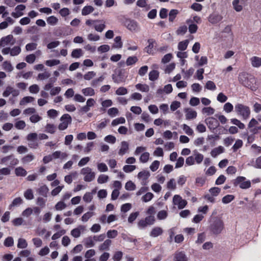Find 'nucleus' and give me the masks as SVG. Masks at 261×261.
<instances>
[{
	"label": "nucleus",
	"mask_w": 261,
	"mask_h": 261,
	"mask_svg": "<svg viewBox=\"0 0 261 261\" xmlns=\"http://www.w3.org/2000/svg\"><path fill=\"white\" fill-rule=\"evenodd\" d=\"M178 13L179 11L177 9L171 10L169 13V21L170 22H173Z\"/></svg>",
	"instance_id": "obj_28"
},
{
	"label": "nucleus",
	"mask_w": 261,
	"mask_h": 261,
	"mask_svg": "<svg viewBox=\"0 0 261 261\" xmlns=\"http://www.w3.org/2000/svg\"><path fill=\"white\" fill-rule=\"evenodd\" d=\"M36 58V57L35 54H32L27 55L25 57V60L27 63L29 64H32L35 62Z\"/></svg>",
	"instance_id": "obj_57"
},
{
	"label": "nucleus",
	"mask_w": 261,
	"mask_h": 261,
	"mask_svg": "<svg viewBox=\"0 0 261 261\" xmlns=\"http://www.w3.org/2000/svg\"><path fill=\"white\" fill-rule=\"evenodd\" d=\"M119 113V111L117 108L113 107L110 108L108 111V115L111 117H114L117 115Z\"/></svg>",
	"instance_id": "obj_61"
},
{
	"label": "nucleus",
	"mask_w": 261,
	"mask_h": 261,
	"mask_svg": "<svg viewBox=\"0 0 261 261\" xmlns=\"http://www.w3.org/2000/svg\"><path fill=\"white\" fill-rule=\"evenodd\" d=\"M160 162L157 160L154 161L150 165L149 168L152 171L154 172L158 170L160 166Z\"/></svg>",
	"instance_id": "obj_63"
},
{
	"label": "nucleus",
	"mask_w": 261,
	"mask_h": 261,
	"mask_svg": "<svg viewBox=\"0 0 261 261\" xmlns=\"http://www.w3.org/2000/svg\"><path fill=\"white\" fill-rule=\"evenodd\" d=\"M104 140L107 143L114 144L116 141V138L112 135H109L105 137Z\"/></svg>",
	"instance_id": "obj_51"
},
{
	"label": "nucleus",
	"mask_w": 261,
	"mask_h": 261,
	"mask_svg": "<svg viewBox=\"0 0 261 261\" xmlns=\"http://www.w3.org/2000/svg\"><path fill=\"white\" fill-rule=\"evenodd\" d=\"M28 246V243L26 240L22 238H19L18 240L17 247L18 248L24 249Z\"/></svg>",
	"instance_id": "obj_42"
},
{
	"label": "nucleus",
	"mask_w": 261,
	"mask_h": 261,
	"mask_svg": "<svg viewBox=\"0 0 261 261\" xmlns=\"http://www.w3.org/2000/svg\"><path fill=\"white\" fill-rule=\"evenodd\" d=\"M94 8L91 6H85L82 10V14L83 16L87 15L94 11Z\"/></svg>",
	"instance_id": "obj_30"
},
{
	"label": "nucleus",
	"mask_w": 261,
	"mask_h": 261,
	"mask_svg": "<svg viewBox=\"0 0 261 261\" xmlns=\"http://www.w3.org/2000/svg\"><path fill=\"white\" fill-rule=\"evenodd\" d=\"M239 3V0H233L232 3L233 8L237 12H240L243 9L242 6L240 5Z\"/></svg>",
	"instance_id": "obj_40"
},
{
	"label": "nucleus",
	"mask_w": 261,
	"mask_h": 261,
	"mask_svg": "<svg viewBox=\"0 0 261 261\" xmlns=\"http://www.w3.org/2000/svg\"><path fill=\"white\" fill-rule=\"evenodd\" d=\"M184 111L186 113V117L187 120L194 119L197 116V112L189 108H185Z\"/></svg>",
	"instance_id": "obj_13"
},
{
	"label": "nucleus",
	"mask_w": 261,
	"mask_h": 261,
	"mask_svg": "<svg viewBox=\"0 0 261 261\" xmlns=\"http://www.w3.org/2000/svg\"><path fill=\"white\" fill-rule=\"evenodd\" d=\"M3 68L8 72H11L13 70V67L11 64V63L9 61H6L3 62Z\"/></svg>",
	"instance_id": "obj_38"
},
{
	"label": "nucleus",
	"mask_w": 261,
	"mask_h": 261,
	"mask_svg": "<svg viewBox=\"0 0 261 261\" xmlns=\"http://www.w3.org/2000/svg\"><path fill=\"white\" fill-rule=\"evenodd\" d=\"M110 49V47L108 44H103L99 46L97 48V51L101 53H105L108 52Z\"/></svg>",
	"instance_id": "obj_53"
},
{
	"label": "nucleus",
	"mask_w": 261,
	"mask_h": 261,
	"mask_svg": "<svg viewBox=\"0 0 261 261\" xmlns=\"http://www.w3.org/2000/svg\"><path fill=\"white\" fill-rule=\"evenodd\" d=\"M58 19L53 15L49 16L46 19L47 23L51 25H56L58 23Z\"/></svg>",
	"instance_id": "obj_37"
},
{
	"label": "nucleus",
	"mask_w": 261,
	"mask_h": 261,
	"mask_svg": "<svg viewBox=\"0 0 261 261\" xmlns=\"http://www.w3.org/2000/svg\"><path fill=\"white\" fill-rule=\"evenodd\" d=\"M138 61V59L137 56H129L126 60V65L127 66H131L136 64Z\"/></svg>",
	"instance_id": "obj_27"
},
{
	"label": "nucleus",
	"mask_w": 261,
	"mask_h": 261,
	"mask_svg": "<svg viewBox=\"0 0 261 261\" xmlns=\"http://www.w3.org/2000/svg\"><path fill=\"white\" fill-rule=\"evenodd\" d=\"M189 41L188 39H186L184 41H180L178 44V49L180 51L185 50L188 46Z\"/></svg>",
	"instance_id": "obj_23"
},
{
	"label": "nucleus",
	"mask_w": 261,
	"mask_h": 261,
	"mask_svg": "<svg viewBox=\"0 0 261 261\" xmlns=\"http://www.w3.org/2000/svg\"><path fill=\"white\" fill-rule=\"evenodd\" d=\"M159 72L156 70H152L149 73V80L151 81H155L159 77Z\"/></svg>",
	"instance_id": "obj_25"
},
{
	"label": "nucleus",
	"mask_w": 261,
	"mask_h": 261,
	"mask_svg": "<svg viewBox=\"0 0 261 261\" xmlns=\"http://www.w3.org/2000/svg\"><path fill=\"white\" fill-rule=\"evenodd\" d=\"M111 244V241L107 239L99 246V249L101 251L108 250Z\"/></svg>",
	"instance_id": "obj_33"
},
{
	"label": "nucleus",
	"mask_w": 261,
	"mask_h": 261,
	"mask_svg": "<svg viewBox=\"0 0 261 261\" xmlns=\"http://www.w3.org/2000/svg\"><path fill=\"white\" fill-rule=\"evenodd\" d=\"M136 88L143 92H148L149 91V87L147 84H137L135 86Z\"/></svg>",
	"instance_id": "obj_20"
},
{
	"label": "nucleus",
	"mask_w": 261,
	"mask_h": 261,
	"mask_svg": "<svg viewBox=\"0 0 261 261\" xmlns=\"http://www.w3.org/2000/svg\"><path fill=\"white\" fill-rule=\"evenodd\" d=\"M14 245V240L12 237H8L4 241V245L6 247H10Z\"/></svg>",
	"instance_id": "obj_39"
},
{
	"label": "nucleus",
	"mask_w": 261,
	"mask_h": 261,
	"mask_svg": "<svg viewBox=\"0 0 261 261\" xmlns=\"http://www.w3.org/2000/svg\"><path fill=\"white\" fill-rule=\"evenodd\" d=\"M127 92L128 91L126 88L124 87H120L116 90L115 93L117 95H124L126 94Z\"/></svg>",
	"instance_id": "obj_52"
},
{
	"label": "nucleus",
	"mask_w": 261,
	"mask_h": 261,
	"mask_svg": "<svg viewBox=\"0 0 261 261\" xmlns=\"http://www.w3.org/2000/svg\"><path fill=\"white\" fill-rule=\"evenodd\" d=\"M181 71L185 74L184 78L186 79H188L194 73V69L193 67H191L187 71H185V69H182Z\"/></svg>",
	"instance_id": "obj_35"
},
{
	"label": "nucleus",
	"mask_w": 261,
	"mask_h": 261,
	"mask_svg": "<svg viewBox=\"0 0 261 261\" xmlns=\"http://www.w3.org/2000/svg\"><path fill=\"white\" fill-rule=\"evenodd\" d=\"M136 166L132 165H126L123 167V170L126 173H129L135 170Z\"/></svg>",
	"instance_id": "obj_60"
},
{
	"label": "nucleus",
	"mask_w": 261,
	"mask_h": 261,
	"mask_svg": "<svg viewBox=\"0 0 261 261\" xmlns=\"http://www.w3.org/2000/svg\"><path fill=\"white\" fill-rule=\"evenodd\" d=\"M48 189L47 187L46 186H41L38 189L39 194L43 196H44V197L47 196V194L48 193Z\"/></svg>",
	"instance_id": "obj_50"
},
{
	"label": "nucleus",
	"mask_w": 261,
	"mask_h": 261,
	"mask_svg": "<svg viewBox=\"0 0 261 261\" xmlns=\"http://www.w3.org/2000/svg\"><path fill=\"white\" fill-rule=\"evenodd\" d=\"M224 229V222L221 217H211L209 221L208 229L210 233L214 236L221 234Z\"/></svg>",
	"instance_id": "obj_1"
},
{
	"label": "nucleus",
	"mask_w": 261,
	"mask_h": 261,
	"mask_svg": "<svg viewBox=\"0 0 261 261\" xmlns=\"http://www.w3.org/2000/svg\"><path fill=\"white\" fill-rule=\"evenodd\" d=\"M125 122V119L124 117H121L113 120L112 122L111 125L113 126H116L119 124H123Z\"/></svg>",
	"instance_id": "obj_43"
},
{
	"label": "nucleus",
	"mask_w": 261,
	"mask_h": 261,
	"mask_svg": "<svg viewBox=\"0 0 261 261\" xmlns=\"http://www.w3.org/2000/svg\"><path fill=\"white\" fill-rule=\"evenodd\" d=\"M167 216L168 213L165 210L159 211L157 214V218L160 220L165 219Z\"/></svg>",
	"instance_id": "obj_59"
},
{
	"label": "nucleus",
	"mask_w": 261,
	"mask_h": 261,
	"mask_svg": "<svg viewBox=\"0 0 261 261\" xmlns=\"http://www.w3.org/2000/svg\"><path fill=\"white\" fill-rule=\"evenodd\" d=\"M153 194L151 192H147L142 197V200L144 202L150 201L153 197Z\"/></svg>",
	"instance_id": "obj_49"
},
{
	"label": "nucleus",
	"mask_w": 261,
	"mask_h": 261,
	"mask_svg": "<svg viewBox=\"0 0 261 261\" xmlns=\"http://www.w3.org/2000/svg\"><path fill=\"white\" fill-rule=\"evenodd\" d=\"M84 227L83 226H80L77 228H74L71 231V234L74 238H77L81 236V229H84Z\"/></svg>",
	"instance_id": "obj_26"
},
{
	"label": "nucleus",
	"mask_w": 261,
	"mask_h": 261,
	"mask_svg": "<svg viewBox=\"0 0 261 261\" xmlns=\"http://www.w3.org/2000/svg\"><path fill=\"white\" fill-rule=\"evenodd\" d=\"M46 132L50 134H54L55 132L56 127L54 124L47 123L45 126Z\"/></svg>",
	"instance_id": "obj_58"
},
{
	"label": "nucleus",
	"mask_w": 261,
	"mask_h": 261,
	"mask_svg": "<svg viewBox=\"0 0 261 261\" xmlns=\"http://www.w3.org/2000/svg\"><path fill=\"white\" fill-rule=\"evenodd\" d=\"M114 43L112 45V48H121L123 46V42L122 41L121 37L120 36H116L114 38Z\"/></svg>",
	"instance_id": "obj_16"
},
{
	"label": "nucleus",
	"mask_w": 261,
	"mask_h": 261,
	"mask_svg": "<svg viewBox=\"0 0 261 261\" xmlns=\"http://www.w3.org/2000/svg\"><path fill=\"white\" fill-rule=\"evenodd\" d=\"M148 45L144 48V51L147 53L148 54H153V48L154 44H156V41L154 39H148L147 40Z\"/></svg>",
	"instance_id": "obj_9"
},
{
	"label": "nucleus",
	"mask_w": 261,
	"mask_h": 261,
	"mask_svg": "<svg viewBox=\"0 0 261 261\" xmlns=\"http://www.w3.org/2000/svg\"><path fill=\"white\" fill-rule=\"evenodd\" d=\"M13 39L12 35H8L7 36L3 37L0 39V46H4L5 44H8Z\"/></svg>",
	"instance_id": "obj_17"
},
{
	"label": "nucleus",
	"mask_w": 261,
	"mask_h": 261,
	"mask_svg": "<svg viewBox=\"0 0 261 261\" xmlns=\"http://www.w3.org/2000/svg\"><path fill=\"white\" fill-rule=\"evenodd\" d=\"M122 23L124 26L131 32H137L138 31V23L134 19L125 17Z\"/></svg>",
	"instance_id": "obj_4"
},
{
	"label": "nucleus",
	"mask_w": 261,
	"mask_h": 261,
	"mask_svg": "<svg viewBox=\"0 0 261 261\" xmlns=\"http://www.w3.org/2000/svg\"><path fill=\"white\" fill-rule=\"evenodd\" d=\"M233 106L229 102H226L223 106V110L227 113H230L233 111Z\"/></svg>",
	"instance_id": "obj_47"
},
{
	"label": "nucleus",
	"mask_w": 261,
	"mask_h": 261,
	"mask_svg": "<svg viewBox=\"0 0 261 261\" xmlns=\"http://www.w3.org/2000/svg\"><path fill=\"white\" fill-rule=\"evenodd\" d=\"M82 49L81 48L74 49L71 54V56L73 58H79L82 56Z\"/></svg>",
	"instance_id": "obj_31"
},
{
	"label": "nucleus",
	"mask_w": 261,
	"mask_h": 261,
	"mask_svg": "<svg viewBox=\"0 0 261 261\" xmlns=\"http://www.w3.org/2000/svg\"><path fill=\"white\" fill-rule=\"evenodd\" d=\"M125 188L127 191H133L136 189V185L132 180H128L125 184Z\"/></svg>",
	"instance_id": "obj_55"
},
{
	"label": "nucleus",
	"mask_w": 261,
	"mask_h": 261,
	"mask_svg": "<svg viewBox=\"0 0 261 261\" xmlns=\"http://www.w3.org/2000/svg\"><path fill=\"white\" fill-rule=\"evenodd\" d=\"M149 153L148 152H143L139 158L140 162L142 163H145L148 162L149 158Z\"/></svg>",
	"instance_id": "obj_41"
},
{
	"label": "nucleus",
	"mask_w": 261,
	"mask_h": 261,
	"mask_svg": "<svg viewBox=\"0 0 261 261\" xmlns=\"http://www.w3.org/2000/svg\"><path fill=\"white\" fill-rule=\"evenodd\" d=\"M21 52V48L19 46H14L11 48L10 55L11 56H16L18 55Z\"/></svg>",
	"instance_id": "obj_44"
},
{
	"label": "nucleus",
	"mask_w": 261,
	"mask_h": 261,
	"mask_svg": "<svg viewBox=\"0 0 261 261\" xmlns=\"http://www.w3.org/2000/svg\"><path fill=\"white\" fill-rule=\"evenodd\" d=\"M252 66L254 67H259L261 66V58L258 57H253L251 58Z\"/></svg>",
	"instance_id": "obj_19"
},
{
	"label": "nucleus",
	"mask_w": 261,
	"mask_h": 261,
	"mask_svg": "<svg viewBox=\"0 0 261 261\" xmlns=\"http://www.w3.org/2000/svg\"><path fill=\"white\" fill-rule=\"evenodd\" d=\"M22 203V199L20 197H17L13 199L9 206V210H12L13 207L18 206Z\"/></svg>",
	"instance_id": "obj_21"
},
{
	"label": "nucleus",
	"mask_w": 261,
	"mask_h": 261,
	"mask_svg": "<svg viewBox=\"0 0 261 261\" xmlns=\"http://www.w3.org/2000/svg\"><path fill=\"white\" fill-rule=\"evenodd\" d=\"M239 81L240 83L244 86L251 89L255 90L254 84L256 83L255 77L246 72H242L239 74Z\"/></svg>",
	"instance_id": "obj_2"
},
{
	"label": "nucleus",
	"mask_w": 261,
	"mask_h": 261,
	"mask_svg": "<svg viewBox=\"0 0 261 261\" xmlns=\"http://www.w3.org/2000/svg\"><path fill=\"white\" fill-rule=\"evenodd\" d=\"M205 88L207 90L214 91L216 89V86L214 82L208 81L205 84Z\"/></svg>",
	"instance_id": "obj_56"
},
{
	"label": "nucleus",
	"mask_w": 261,
	"mask_h": 261,
	"mask_svg": "<svg viewBox=\"0 0 261 261\" xmlns=\"http://www.w3.org/2000/svg\"><path fill=\"white\" fill-rule=\"evenodd\" d=\"M15 173L17 176L24 177L27 175V172L22 167H18L15 169Z\"/></svg>",
	"instance_id": "obj_22"
},
{
	"label": "nucleus",
	"mask_w": 261,
	"mask_h": 261,
	"mask_svg": "<svg viewBox=\"0 0 261 261\" xmlns=\"http://www.w3.org/2000/svg\"><path fill=\"white\" fill-rule=\"evenodd\" d=\"M60 121L62 122H65L70 124L72 122V118L69 114H64L60 118Z\"/></svg>",
	"instance_id": "obj_36"
},
{
	"label": "nucleus",
	"mask_w": 261,
	"mask_h": 261,
	"mask_svg": "<svg viewBox=\"0 0 261 261\" xmlns=\"http://www.w3.org/2000/svg\"><path fill=\"white\" fill-rule=\"evenodd\" d=\"M208 128L212 133H215V130L220 126L219 121L214 117H209L204 120Z\"/></svg>",
	"instance_id": "obj_5"
},
{
	"label": "nucleus",
	"mask_w": 261,
	"mask_h": 261,
	"mask_svg": "<svg viewBox=\"0 0 261 261\" xmlns=\"http://www.w3.org/2000/svg\"><path fill=\"white\" fill-rule=\"evenodd\" d=\"M234 187L240 185V187L243 189L249 188L251 186L250 180H234L233 182Z\"/></svg>",
	"instance_id": "obj_10"
},
{
	"label": "nucleus",
	"mask_w": 261,
	"mask_h": 261,
	"mask_svg": "<svg viewBox=\"0 0 261 261\" xmlns=\"http://www.w3.org/2000/svg\"><path fill=\"white\" fill-rule=\"evenodd\" d=\"M150 175V172L147 170H144L139 172L137 177L139 179H148Z\"/></svg>",
	"instance_id": "obj_18"
},
{
	"label": "nucleus",
	"mask_w": 261,
	"mask_h": 261,
	"mask_svg": "<svg viewBox=\"0 0 261 261\" xmlns=\"http://www.w3.org/2000/svg\"><path fill=\"white\" fill-rule=\"evenodd\" d=\"M34 99H35L32 96H24L20 100V105H24L25 103L32 102L34 100Z\"/></svg>",
	"instance_id": "obj_46"
},
{
	"label": "nucleus",
	"mask_w": 261,
	"mask_h": 261,
	"mask_svg": "<svg viewBox=\"0 0 261 261\" xmlns=\"http://www.w3.org/2000/svg\"><path fill=\"white\" fill-rule=\"evenodd\" d=\"M202 113L206 114L207 115H211L214 114L215 109L211 107H204L202 110Z\"/></svg>",
	"instance_id": "obj_54"
},
{
	"label": "nucleus",
	"mask_w": 261,
	"mask_h": 261,
	"mask_svg": "<svg viewBox=\"0 0 261 261\" xmlns=\"http://www.w3.org/2000/svg\"><path fill=\"white\" fill-rule=\"evenodd\" d=\"M114 73L112 75L113 82L116 84L121 83L125 81V75L124 74V70L122 69H116Z\"/></svg>",
	"instance_id": "obj_7"
},
{
	"label": "nucleus",
	"mask_w": 261,
	"mask_h": 261,
	"mask_svg": "<svg viewBox=\"0 0 261 261\" xmlns=\"http://www.w3.org/2000/svg\"><path fill=\"white\" fill-rule=\"evenodd\" d=\"M220 133H219L218 134H216V135H208L207 137L206 140L207 141H212L210 143L213 146L215 145V141L216 140H219L220 138Z\"/></svg>",
	"instance_id": "obj_24"
},
{
	"label": "nucleus",
	"mask_w": 261,
	"mask_h": 261,
	"mask_svg": "<svg viewBox=\"0 0 261 261\" xmlns=\"http://www.w3.org/2000/svg\"><path fill=\"white\" fill-rule=\"evenodd\" d=\"M224 148L222 146H219L212 149L211 152V154L212 157L216 158L218 155L224 152Z\"/></svg>",
	"instance_id": "obj_14"
},
{
	"label": "nucleus",
	"mask_w": 261,
	"mask_h": 261,
	"mask_svg": "<svg viewBox=\"0 0 261 261\" xmlns=\"http://www.w3.org/2000/svg\"><path fill=\"white\" fill-rule=\"evenodd\" d=\"M223 17L221 15L218 14H211L208 18V21L212 24H216L222 19Z\"/></svg>",
	"instance_id": "obj_11"
},
{
	"label": "nucleus",
	"mask_w": 261,
	"mask_h": 261,
	"mask_svg": "<svg viewBox=\"0 0 261 261\" xmlns=\"http://www.w3.org/2000/svg\"><path fill=\"white\" fill-rule=\"evenodd\" d=\"M24 197L28 200H32L34 198V195L31 189L27 190L24 193Z\"/></svg>",
	"instance_id": "obj_64"
},
{
	"label": "nucleus",
	"mask_w": 261,
	"mask_h": 261,
	"mask_svg": "<svg viewBox=\"0 0 261 261\" xmlns=\"http://www.w3.org/2000/svg\"><path fill=\"white\" fill-rule=\"evenodd\" d=\"M53 159H57L60 158L64 159L67 156V154L65 152L62 153L60 151H56L54 152L51 154Z\"/></svg>",
	"instance_id": "obj_29"
},
{
	"label": "nucleus",
	"mask_w": 261,
	"mask_h": 261,
	"mask_svg": "<svg viewBox=\"0 0 261 261\" xmlns=\"http://www.w3.org/2000/svg\"><path fill=\"white\" fill-rule=\"evenodd\" d=\"M60 63V61L58 59H51L46 61L45 64L49 67H53Z\"/></svg>",
	"instance_id": "obj_45"
},
{
	"label": "nucleus",
	"mask_w": 261,
	"mask_h": 261,
	"mask_svg": "<svg viewBox=\"0 0 261 261\" xmlns=\"http://www.w3.org/2000/svg\"><path fill=\"white\" fill-rule=\"evenodd\" d=\"M227 99V97L222 92L219 93L217 97V100L221 103L225 102Z\"/></svg>",
	"instance_id": "obj_62"
},
{
	"label": "nucleus",
	"mask_w": 261,
	"mask_h": 261,
	"mask_svg": "<svg viewBox=\"0 0 261 261\" xmlns=\"http://www.w3.org/2000/svg\"><path fill=\"white\" fill-rule=\"evenodd\" d=\"M234 199V196L232 195H227L224 196L222 199V202L224 204H227L231 202Z\"/></svg>",
	"instance_id": "obj_48"
},
{
	"label": "nucleus",
	"mask_w": 261,
	"mask_h": 261,
	"mask_svg": "<svg viewBox=\"0 0 261 261\" xmlns=\"http://www.w3.org/2000/svg\"><path fill=\"white\" fill-rule=\"evenodd\" d=\"M155 221L154 216H148L144 219H141L138 222V227L140 229H143L148 225H153Z\"/></svg>",
	"instance_id": "obj_6"
},
{
	"label": "nucleus",
	"mask_w": 261,
	"mask_h": 261,
	"mask_svg": "<svg viewBox=\"0 0 261 261\" xmlns=\"http://www.w3.org/2000/svg\"><path fill=\"white\" fill-rule=\"evenodd\" d=\"M235 112L238 115L242 117L246 120L247 119L250 115V110L248 106L242 103H237L234 107Z\"/></svg>",
	"instance_id": "obj_3"
},
{
	"label": "nucleus",
	"mask_w": 261,
	"mask_h": 261,
	"mask_svg": "<svg viewBox=\"0 0 261 261\" xmlns=\"http://www.w3.org/2000/svg\"><path fill=\"white\" fill-rule=\"evenodd\" d=\"M174 261H188V258L184 251H176L174 255Z\"/></svg>",
	"instance_id": "obj_8"
},
{
	"label": "nucleus",
	"mask_w": 261,
	"mask_h": 261,
	"mask_svg": "<svg viewBox=\"0 0 261 261\" xmlns=\"http://www.w3.org/2000/svg\"><path fill=\"white\" fill-rule=\"evenodd\" d=\"M82 92L85 96H93L95 94L94 89L90 87L83 89Z\"/></svg>",
	"instance_id": "obj_32"
},
{
	"label": "nucleus",
	"mask_w": 261,
	"mask_h": 261,
	"mask_svg": "<svg viewBox=\"0 0 261 261\" xmlns=\"http://www.w3.org/2000/svg\"><path fill=\"white\" fill-rule=\"evenodd\" d=\"M243 142L242 140L238 139L236 141L235 143L232 147V149L233 152L237 151L239 148L243 146Z\"/></svg>",
	"instance_id": "obj_34"
},
{
	"label": "nucleus",
	"mask_w": 261,
	"mask_h": 261,
	"mask_svg": "<svg viewBox=\"0 0 261 261\" xmlns=\"http://www.w3.org/2000/svg\"><path fill=\"white\" fill-rule=\"evenodd\" d=\"M163 230L160 227H155L152 228L150 232L149 236L151 237L156 238L162 234Z\"/></svg>",
	"instance_id": "obj_15"
},
{
	"label": "nucleus",
	"mask_w": 261,
	"mask_h": 261,
	"mask_svg": "<svg viewBox=\"0 0 261 261\" xmlns=\"http://www.w3.org/2000/svg\"><path fill=\"white\" fill-rule=\"evenodd\" d=\"M129 148V144L127 142L123 141L121 142V147L119 150L118 154L120 155H124Z\"/></svg>",
	"instance_id": "obj_12"
}]
</instances>
